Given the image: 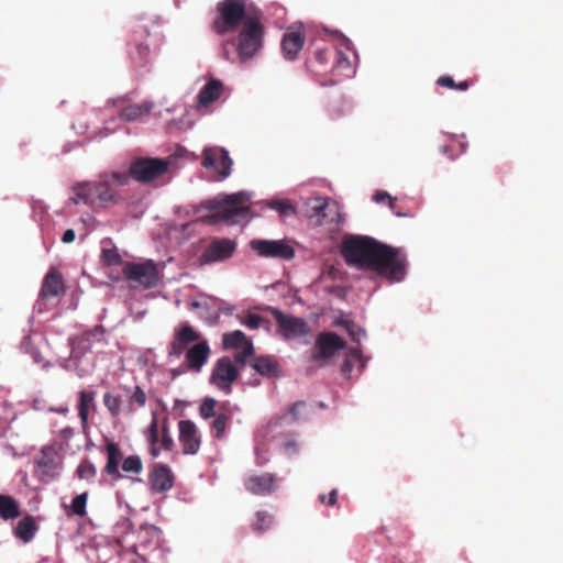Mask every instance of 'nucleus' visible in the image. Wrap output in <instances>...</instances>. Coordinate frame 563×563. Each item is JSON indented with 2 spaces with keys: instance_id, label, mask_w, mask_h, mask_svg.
Returning <instances> with one entry per match:
<instances>
[{
  "instance_id": "f257e3e1",
  "label": "nucleus",
  "mask_w": 563,
  "mask_h": 563,
  "mask_svg": "<svg viewBox=\"0 0 563 563\" xmlns=\"http://www.w3.org/2000/svg\"><path fill=\"white\" fill-rule=\"evenodd\" d=\"M341 253L347 265L374 269L390 282L402 280L407 273V257L401 249L367 235L345 236Z\"/></svg>"
},
{
  "instance_id": "f03ea898",
  "label": "nucleus",
  "mask_w": 563,
  "mask_h": 563,
  "mask_svg": "<svg viewBox=\"0 0 563 563\" xmlns=\"http://www.w3.org/2000/svg\"><path fill=\"white\" fill-rule=\"evenodd\" d=\"M218 16L211 24L212 31L222 36L242 25L235 41L241 62L252 59L263 47L265 27L257 14H247L246 0H222L217 4Z\"/></svg>"
},
{
  "instance_id": "7ed1b4c3",
  "label": "nucleus",
  "mask_w": 563,
  "mask_h": 563,
  "mask_svg": "<svg viewBox=\"0 0 563 563\" xmlns=\"http://www.w3.org/2000/svg\"><path fill=\"white\" fill-rule=\"evenodd\" d=\"M129 184L125 172L102 173L93 183H81L73 187L75 205L80 202L99 208H109L121 201L119 189Z\"/></svg>"
},
{
  "instance_id": "20e7f679",
  "label": "nucleus",
  "mask_w": 563,
  "mask_h": 563,
  "mask_svg": "<svg viewBox=\"0 0 563 563\" xmlns=\"http://www.w3.org/2000/svg\"><path fill=\"white\" fill-rule=\"evenodd\" d=\"M250 195L240 191L232 195L218 196L203 202V207L212 211L216 222L238 224L247 219L250 212Z\"/></svg>"
},
{
  "instance_id": "39448f33",
  "label": "nucleus",
  "mask_w": 563,
  "mask_h": 563,
  "mask_svg": "<svg viewBox=\"0 0 563 563\" xmlns=\"http://www.w3.org/2000/svg\"><path fill=\"white\" fill-rule=\"evenodd\" d=\"M169 161L165 158L137 157L131 162L126 174L129 180L133 178L139 183L146 184L163 176L167 173Z\"/></svg>"
},
{
  "instance_id": "423d86ee",
  "label": "nucleus",
  "mask_w": 563,
  "mask_h": 563,
  "mask_svg": "<svg viewBox=\"0 0 563 563\" xmlns=\"http://www.w3.org/2000/svg\"><path fill=\"white\" fill-rule=\"evenodd\" d=\"M277 323V333L286 341L303 338L310 333L309 323L300 318L284 313L275 307H266Z\"/></svg>"
},
{
  "instance_id": "0eeeda50",
  "label": "nucleus",
  "mask_w": 563,
  "mask_h": 563,
  "mask_svg": "<svg viewBox=\"0 0 563 563\" xmlns=\"http://www.w3.org/2000/svg\"><path fill=\"white\" fill-rule=\"evenodd\" d=\"M123 275L129 282L145 289L156 287L159 284V271L152 260L143 263L126 262L123 266Z\"/></svg>"
},
{
  "instance_id": "6e6552de",
  "label": "nucleus",
  "mask_w": 563,
  "mask_h": 563,
  "mask_svg": "<svg viewBox=\"0 0 563 563\" xmlns=\"http://www.w3.org/2000/svg\"><path fill=\"white\" fill-rule=\"evenodd\" d=\"M201 165L213 172L218 180H223L231 175L233 161L225 148L209 146L202 151Z\"/></svg>"
},
{
  "instance_id": "1a4fd4ad",
  "label": "nucleus",
  "mask_w": 563,
  "mask_h": 563,
  "mask_svg": "<svg viewBox=\"0 0 563 563\" xmlns=\"http://www.w3.org/2000/svg\"><path fill=\"white\" fill-rule=\"evenodd\" d=\"M236 242L228 238H216L211 240L198 257L200 266L224 262L232 257L236 250Z\"/></svg>"
},
{
  "instance_id": "9d476101",
  "label": "nucleus",
  "mask_w": 563,
  "mask_h": 563,
  "mask_svg": "<svg viewBox=\"0 0 563 563\" xmlns=\"http://www.w3.org/2000/svg\"><path fill=\"white\" fill-rule=\"evenodd\" d=\"M239 377V368L229 356L217 360L210 375V383L218 389L229 394L232 384Z\"/></svg>"
},
{
  "instance_id": "9b49d317",
  "label": "nucleus",
  "mask_w": 563,
  "mask_h": 563,
  "mask_svg": "<svg viewBox=\"0 0 563 563\" xmlns=\"http://www.w3.org/2000/svg\"><path fill=\"white\" fill-rule=\"evenodd\" d=\"M345 341L335 332H321L317 336L311 360L324 364L334 356L338 351L345 349Z\"/></svg>"
},
{
  "instance_id": "f8f14e48",
  "label": "nucleus",
  "mask_w": 563,
  "mask_h": 563,
  "mask_svg": "<svg viewBox=\"0 0 563 563\" xmlns=\"http://www.w3.org/2000/svg\"><path fill=\"white\" fill-rule=\"evenodd\" d=\"M250 246L262 257L289 261L295 256V250L280 240H252Z\"/></svg>"
},
{
  "instance_id": "ddd939ff",
  "label": "nucleus",
  "mask_w": 563,
  "mask_h": 563,
  "mask_svg": "<svg viewBox=\"0 0 563 563\" xmlns=\"http://www.w3.org/2000/svg\"><path fill=\"white\" fill-rule=\"evenodd\" d=\"M178 439L185 455H196L201 446V434L197 424L191 420L178 422Z\"/></svg>"
},
{
  "instance_id": "4468645a",
  "label": "nucleus",
  "mask_w": 563,
  "mask_h": 563,
  "mask_svg": "<svg viewBox=\"0 0 563 563\" xmlns=\"http://www.w3.org/2000/svg\"><path fill=\"white\" fill-rule=\"evenodd\" d=\"M104 341V330L102 325H96L80 335L69 338V345L75 357H81L88 353L96 343Z\"/></svg>"
},
{
  "instance_id": "2eb2a0df",
  "label": "nucleus",
  "mask_w": 563,
  "mask_h": 563,
  "mask_svg": "<svg viewBox=\"0 0 563 563\" xmlns=\"http://www.w3.org/2000/svg\"><path fill=\"white\" fill-rule=\"evenodd\" d=\"M200 340L198 333L190 324L184 323L174 331V339L168 346V357L178 358L189 349L188 346Z\"/></svg>"
},
{
  "instance_id": "dca6fc26",
  "label": "nucleus",
  "mask_w": 563,
  "mask_h": 563,
  "mask_svg": "<svg viewBox=\"0 0 563 563\" xmlns=\"http://www.w3.org/2000/svg\"><path fill=\"white\" fill-rule=\"evenodd\" d=\"M175 475L170 467L163 463L153 464L148 474V484L153 492L165 493L173 488Z\"/></svg>"
},
{
  "instance_id": "f3484780",
  "label": "nucleus",
  "mask_w": 563,
  "mask_h": 563,
  "mask_svg": "<svg viewBox=\"0 0 563 563\" xmlns=\"http://www.w3.org/2000/svg\"><path fill=\"white\" fill-rule=\"evenodd\" d=\"M353 54L350 42L344 41L341 47L333 49V63L331 71L338 77H351L353 74V66L351 55Z\"/></svg>"
},
{
  "instance_id": "a211bd4d",
  "label": "nucleus",
  "mask_w": 563,
  "mask_h": 563,
  "mask_svg": "<svg viewBox=\"0 0 563 563\" xmlns=\"http://www.w3.org/2000/svg\"><path fill=\"white\" fill-rule=\"evenodd\" d=\"M247 492L253 495H268L277 487V477L272 473L252 475L244 481Z\"/></svg>"
},
{
  "instance_id": "6ab92c4d",
  "label": "nucleus",
  "mask_w": 563,
  "mask_h": 563,
  "mask_svg": "<svg viewBox=\"0 0 563 563\" xmlns=\"http://www.w3.org/2000/svg\"><path fill=\"white\" fill-rule=\"evenodd\" d=\"M210 346L206 340L197 341L191 345L185 355L187 367L194 372H200L210 356Z\"/></svg>"
},
{
  "instance_id": "aec40b11",
  "label": "nucleus",
  "mask_w": 563,
  "mask_h": 563,
  "mask_svg": "<svg viewBox=\"0 0 563 563\" xmlns=\"http://www.w3.org/2000/svg\"><path fill=\"white\" fill-rule=\"evenodd\" d=\"M56 455V450L53 446H44L35 456L34 463L40 476L49 478L54 476L57 468Z\"/></svg>"
},
{
  "instance_id": "412c9836",
  "label": "nucleus",
  "mask_w": 563,
  "mask_h": 563,
  "mask_svg": "<svg viewBox=\"0 0 563 563\" xmlns=\"http://www.w3.org/2000/svg\"><path fill=\"white\" fill-rule=\"evenodd\" d=\"M303 44L305 35L300 31L289 30L283 36L282 52L287 59L294 60L302 49Z\"/></svg>"
},
{
  "instance_id": "4be33fe9",
  "label": "nucleus",
  "mask_w": 563,
  "mask_h": 563,
  "mask_svg": "<svg viewBox=\"0 0 563 563\" xmlns=\"http://www.w3.org/2000/svg\"><path fill=\"white\" fill-rule=\"evenodd\" d=\"M64 292V282L62 275L55 269H51L42 284L41 297L43 299H51Z\"/></svg>"
},
{
  "instance_id": "5701e85b",
  "label": "nucleus",
  "mask_w": 563,
  "mask_h": 563,
  "mask_svg": "<svg viewBox=\"0 0 563 563\" xmlns=\"http://www.w3.org/2000/svg\"><path fill=\"white\" fill-rule=\"evenodd\" d=\"M107 463L103 473L112 476L114 479L122 477L119 471L120 462L122 461V452L119 445L114 442H108L106 445Z\"/></svg>"
},
{
  "instance_id": "b1692460",
  "label": "nucleus",
  "mask_w": 563,
  "mask_h": 563,
  "mask_svg": "<svg viewBox=\"0 0 563 563\" xmlns=\"http://www.w3.org/2000/svg\"><path fill=\"white\" fill-rule=\"evenodd\" d=\"M331 60H333V49L330 47H320L317 48L307 60V67L314 74H323L327 71Z\"/></svg>"
},
{
  "instance_id": "393cba45",
  "label": "nucleus",
  "mask_w": 563,
  "mask_h": 563,
  "mask_svg": "<svg viewBox=\"0 0 563 563\" xmlns=\"http://www.w3.org/2000/svg\"><path fill=\"white\" fill-rule=\"evenodd\" d=\"M223 91V85L218 79L209 80L197 96L199 107H208L217 101Z\"/></svg>"
},
{
  "instance_id": "a878e982",
  "label": "nucleus",
  "mask_w": 563,
  "mask_h": 563,
  "mask_svg": "<svg viewBox=\"0 0 563 563\" xmlns=\"http://www.w3.org/2000/svg\"><path fill=\"white\" fill-rule=\"evenodd\" d=\"M77 410L81 426L86 428L90 410H96V391L80 390L78 394Z\"/></svg>"
},
{
  "instance_id": "bb28decb",
  "label": "nucleus",
  "mask_w": 563,
  "mask_h": 563,
  "mask_svg": "<svg viewBox=\"0 0 563 563\" xmlns=\"http://www.w3.org/2000/svg\"><path fill=\"white\" fill-rule=\"evenodd\" d=\"M144 434L148 444L150 455L153 459L158 457L163 449L161 448L159 422L155 413L153 415L152 421Z\"/></svg>"
},
{
  "instance_id": "cd10ccee",
  "label": "nucleus",
  "mask_w": 563,
  "mask_h": 563,
  "mask_svg": "<svg viewBox=\"0 0 563 563\" xmlns=\"http://www.w3.org/2000/svg\"><path fill=\"white\" fill-rule=\"evenodd\" d=\"M232 418V412L230 411L227 404L221 405V411L214 417L211 422V431L214 432V438L217 440H223L225 437V429L229 421Z\"/></svg>"
},
{
  "instance_id": "c85d7f7f",
  "label": "nucleus",
  "mask_w": 563,
  "mask_h": 563,
  "mask_svg": "<svg viewBox=\"0 0 563 563\" xmlns=\"http://www.w3.org/2000/svg\"><path fill=\"white\" fill-rule=\"evenodd\" d=\"M153 109V103L144 101L142 103H134L124 107L120 112V118L124 121H135L150 114Z\"/></svg>"
},
{
  "instance_id": "c756f323",
  "label": "nucleus",
  "mask_w": 563,
  "mask_h": 563,
  "mask_svg": "<svg viewBox=\"0 0 563 563\" xmlns=\"http://www.w3.org/2000/svg\"><path fill=\"white\" fill-rule=\"evenodd\" d=\"M252 367L256 373L267 377H275L278 375L279 366L277 361L272 356L255 357Z\"/></svg>"
},
{
  "instance_id": "7c9ffc66",
  "label": "nucleus",
  "mask_w": 563,
  "mask_h": 563,
  "mask_svg": "<svg viewBox=\"0 0 563 563\" xmlns=\"http://www.w3.org/2000/svg\"><path fill=\"white\" fill-rule=\"evenodd\" d=\"M37 531V526L32 516H26L20 520L14 528V536L24 543L30 542Z\"/></svg>"
},
{
  "instance_id": "2f4dec72",
  "label": "nucleus",
  "mask_w": 563,
  "mask_h": 563,
  "mask_svg": "<svg viewBox=\"0 0 563 563\" xmlns=\"http://www.w3.org/2000/svg\"><path fill=\"white\" fill-rule=\"evenodd\" d=\"M247 343H252V341L241 330L227 332L222 336V344L225 350L243 349L247 345Z\"/></svg>"
},
{
  "instance_id": "473e14b6",
  "label": "nucleus",
  "mask_w": 563,
  "mask_h": 563,
  "mask_svg": "<svg viewBox=\"0 0 563 563\" xmlns=\"http://www.w3.org/2000/svg\"><path fill=\"white\" fill-rule=\"evenodd\" d=\"M20 507L14 498L0 495V517L3 520H12L20 516Z\"/></svg>"
},
{
  "instance_id": "72a5a7b5",
  "label": "nucleus",
  "mask_w": 563,
  "mask_h": 563,
  "mask_svg": "<svg viewBox=\"0 0 563 563\" xmlns=\"http://www.w3.org/2000/svg\"><path fill=\"white\" fill-rule=\"evenodd\" d=\"M130 57L135 66H145L150 60V46L143 42H136L134 49L130 52Z\"/></svg>"
},
{
  "instance_id": "f704fd0d",
  "label": "nucleus",
  "mask_w": 563,
  "mask_h": 563,
  "mask_svg": "<svg viewBox=\"0 0 563 563\" xmlns=\"http://www.w3.org/2000/svg\"><path fill=\"white\" fill-rule=\"evenodd\" d=\"M159 437H161V448L164 451H172L175 446V442L172 437V432L169 429V421H168L167 417H164L162 422L159 423Z\"/></svg>"
},
{
  "instance_id": "c9c22d12",
  "label": "nucleus",
  "mask_w": 563,
  "mask_h": 563,
  "mask_svg": "<svg viewBox=\"0 0 563 563\" xmlns=\"http://www.w3.org/2000/svg\"><path fill=\"white\" fill-rule=\"evenodd\" d=\"M218 401L214 398H205L199 406V415L202 419L208 420L214 418L221 408L217 410Z\"/></svg>"
},
{
  "instance_id": "e433bc0d",
  "label": "nucleus",
  "mask_w": 563,
  "mask_h": 563,
  "mask_svg": "<svg viewBox=\"0 0 563 563\" xmlns=\"http://www.w3.org/2000/svg\"><path fill=\"white\" fill-rule=\"evenodd\" d=\"M103 405L108 409L112 418H118L121 412L122 399L120 396H115L111 393L103 395Z\"/></svg>"
},
{
  "instance_id": "4c0bfd02",
  "label": "nucleus",
  "mask_w": 563,
  "mask_h": 563,
  "mask_svg": "<svg viewBox=\"0 0 563 563\" xmlns=\"http://www.w3.org/2000/svg\"><path fill=\"white\" fill-rule=\"evenodd\" d=\"M122 470L126 473L140 474L143 471V463L139 455H130L122 462Z\"/></svg>"
},
{
  "instance_id": "58836bf2",
  "label": "nucleus",
  "mask_w": 563,
  "mask_h": 563,
  "mask_svg": "<svg viewBox=\"0 0 563 563\" xmlns=\"http://www.w3.org/2000/svg\"><path fill=\"white\" fill-rule=\"evenodd\" d=\"M273 522L272 516L266 511H257L255 514V521L253 529L258 532L267 530Z\"/></svg>"
},
{
  "instance_id": "ea45409f",
  "label": "nucleus",
  "mask_w": 563,
  "mask_h": 563,
  "mask_svg": "<svg viewBox=\"0 0 563 563\" xmlns=\"http://www.w3.org/2000/svg\"><path fill=\"white\" fill-rule=\"evenodd\" d=\"M240 322L251 330H256L264 324H268L269 322L262 318L261 316L254 313H247L245 317L240 318Z\"/></svg>"
},
{
  "instance_id": "a19ab883",
  "label": "nucleus",
  "mask_w": 563,
  "mask_h": 563,
  "mask_svg": "<svg viewBox=\"0 0 563 563\" xmlns=\"http://www.w3.org/2000/svg\"><path fill=\"white\" fill-rule=\"evenodd\" d=\"M87 499H88V494L87 493H82V494L77 495L73 499V501H71V511H73V514H75V515H77L79 517L86 516V514H87V511H86Z\"/></svg>"
},
{
  "instance_id": "79ce46f5",
  "label": "nucleus",
  "mask_w": 563,
  "mask_h": 563,
  "mask_svg": "<svg viewBox=\"0 0 563 563\" xmlns=\"http://www.w3.org/2000/svg\"><path fill=\"white\" fill-rule=\"evenodd\" d=\"M255 354V349L253 343H247L241 351L234 354V362L241 367L244 366L247 362V358Z\"/></svg>"
},
{
  "instance_id": "37998d69",
  "label": "nucleus",
  "mask_w": 563,
  "mask_h": 563,
  "mask_svg": "<svg viewBox=\"0 0 563 563\" xmlns=\"http://www.w3.org/2000/svg\"><path fill=\"white\" fill-rule=\"evenodd\" d=\"M77 474L80 479H90L96 476L97 470L89 461H82L77 467Z\"/></svg>"
},
{
  "instance_id": "c03bdc74",
  "label": "nucleus",
  "mask_w": 563,
  "mask_h": 563,
  "mask_svg": "<svg viewBox=\"0 0 563 563\" xmlns=\"http://www.w3.org/2000/svg\"><path fill=\"white\" fill-rule=\"evenodd\" d=\"M269 207L277 210L282 216L295 214V208L289 201L285 200H273L269 202Z\"/></svg>"
},
{
  "instance_id": "a18cd8bd",
  "label": "nucleus",
  "mask_w": 563,
  "mask_h": 563,
  "mask_svg": "<svg viewBox=\"0 0 563 563\" xmlns=\"http://www.w3.org/2000/svg\"><path fill=\"white\" fill-rule=\"evenodd\" d=\"M102 261L108 265L122 264V257L115 249H103L101 253Z\"/></svg>"
},
{
  "instance_id": "49530a36",
  "label": "nucleus",
  "mask_w": 563,
  "mask_h": 563,
  "mask_svg": "<svg viewBox=\"0 0 563 563\" xmlns=\"http://www.w3.org/2000/svg\"><path fill=\"white\" fill-rule=\"evenodd\" d=\"M345 329L354 342H361V340L365 336V330L357 325L355 322H346Z\"/></svg>"
},
{
  "instance_id": "de8ad7c7",
  "label": "nucleus",
  "mask_w": 563,
  "mask_h": 563,
  "mask_svg": "<svg viewBox=\"0 0 563 563\" xmlns=\"http://www.w3.org/2000/svg\"><path fill=\"white\" fill-rule=\"evenodd\" d=\"M331 208L336 209V206L334 203L330 205L329 202L322 199H317L316 205H313L312 207V210L317 216L322 217V219H325L328 217L327 210H330Z\"/></svg>"
},
{
  "instance_id": "09e8293b",
  "label": "nucleus",
  "mask_w": 563,
  "mask_h": 563,
  "mask_svg": "<svg viewBox=\"0 0 563 563\" xmlns=\"http://www.w3.org/2000/svg\"><path fill=\"white\" fill-rule=\"evenodd\" d=\"M373 200L377 203H383V202H388V207L390 208V210H395V205H396V201L397 199L391 197L387 191H377L374 196H373Z\"/></svg>"
},
{
  "instance_id": "8fccbe9b",
  "label": "nucleus",
  "mask_w": 563,
  "mask_h": 563,
  "mask_svg": "<svg viewBox=\"0 0 563 563\" xmlns=\"http://www.w3.org/2000/svg\"><path fill=\"white\" fill-rule=\"evenodd\" d=\"M146 399L147 398L144 390L140 386H136L131 395V400L139 407H143L146 404Z\"/></svg>"
},
{
  "instance_id": "3c124183",
  "label": "nucleus",
  "mask_w": 563,
  "mask_h": 563,
  "mask_svg": "<svg viewBox=\"0 0 563 563\" xmlns=\"http://www.w3.org/2000/svg\"><path fill=\"white\" fill-rule=\"evenodd\" d=\"M319 500L322 503V504H328L329 506H334L338 501V489L333 488L330 494H329V497H327L325 495H320L319 496Z\"/></svg>"
},
{
  "instance_id": "603ef678",
  "label": "nucleus",
  "mask_w": 563,
  "mask_h": 563,
  "mask_svg": "<svg viewBox=\"0 0 563 563\" xmlns=\"http://www.w3.org/2000/svg\"><path fill=\"white\" fill-rule=\"evenodd\" d=\"M464 135L461 137H453L452 142L455 146L457 155H461L466 152L467 143L464 141Z\"/></svg>"
},
{
  "instance_id": "864d4df0",
  "label": "nucleus",
  "mask_w": 563,
  "mask_h": 563,
  "mask_svg": "<svg viewBox=\"0 0 563 563\" xmlns=\"http://www.w3.org/2000/svg\"><path fill=\"white\" fill-rule=\"evenodd\" d=\"M437 84L441 87L455 89V81L451 76L444 75L438 78Z\"/></svg>"
},
{
  "instance_id": "5fc2aeb1",
  "label": "nucleus",
  "mask_w": 563,
  "mask_h": 563,
  "mask_svg": "<svg viewBox=\"0 0 563 563\" xmlns=\"http://www.w3.org/2000/svg\"><path fill=\"white\" fill-rule=\"evenodd\" d=\"M440 151L444 155H448L451 159H455L459 156L453 142H451L449 145L441 146Z\"/></svg>"
},
{
  "instance_id": "6e6d98bb",
  "label": "nucleus",
  "mask_w": 563,
  "mask_h": 563,
  "mask_svg": "<svg viewBox=\"0 0 563 563\" xmlns=\"http://www.w3.org/2000/svg\"><path fill=\"white\" fill-rule=\"evenodd\" d=\"M230 45L235 46L234 38L233 40L223 41L222 44H221V56L224 59H227V60L230 59V49H229Z\"/></svg>"
},
{
  "instance_id": "4d7b16f0",
  "label": "nucleus",
  "mask_w": 563,
  "mask_h": 563,
  "mask_svg": "<svg viewBox=\"0 0 563 563\" xmlns=\"http://www.w3.org/2000/svg\"><path fill=\"white\" fill-rule=\"evenodd\" d=\"M305 407H306L305 401H297L290 407L289 412L292 415L295 420H299V418H300L299 411H300V409H302Z\"/></svg>"
},
{
  "instance_id": "13d9d810",
  "label": "nucleus",
  "mask_w": 563,
  "mask_h": 563,
  "mask_svg": "<svg viewBox=\"0 0 563 563\" xmlns=\"http://www.w3.org/2000/svg\"><path fill=\"white\" fill-rule=\"evenodd\" d=\"M75 238H76V234H75V231L73 229H68L64 232L63 236H62V241L64 243H71L75 241Z\"/></svg>"
},
{
  "instance_id": "bf43d9fd",
  "label": "nucleus",
  "mask_w": 563,
  "mask_h": 563,
  "mask_svg": "<svg viewBox=\"0 0 563 563\" xmlns=\"http://www.w3.org/2000/svg\"><path fill=\"white\" fill-rule=\"evenodd\" d=\"M352 363L349 360H345L341 366V371L343 374H349L352 371Z\"/></svg>"
},
{
  "instance_id": "052dcab7",
  "label": "nucleus",
  "mask_w": 563,
  "mask_h": 563,
  "mask_svg": "<svg viewBox=\"0 0 563 563\" xmlns=\"http://www.w3.org/2000/svg\"><path fill=\"white\" fill-rule=\"evenodd\" d=\"M470 88V81L468 80H463L459 84L455 85V89L457 90H462V91H465Z\"/></svg>"
},
{
  "instance_id": "680f3d73",
  "label": "nucleus",
  "mask_w": 563,
  "mask_h": 563,
  "mask_svg": "<svg viewBox=\"0 0 563 563\" xmlns=\"http://www.w3.org/2000/svg\"><path fill=\"white\" fill-rule=\"evenodd\" d=\"M346 322H352V321H351V320H345V319H336L334 323H335L336 325H340V327L345 328V323H346Z\"/></svg>"
},
{
  "instance_id": "e2e57ef3",
  "label": "nucleus",
  "mask_w": 563,
  "mask_h": 563,
  "mask_svg": "<svg viewBox=\"0 0 563 563\" xmlns=\"http://www.w3.org/2000/svg\"><path fill=\"white\" fill-rule=\"evenodd\" d=\"M295 446H296V442H295V441H292V440L287 441V442L285 443V448H286V449H290V448H295Z\"/></svg>"
},
{
  "instance_id": "0e129e2a",
  "label": "nucleus",
  "mask_w": 563,
  "mask_h": 563,
  "mask_svg": "<svg viewBox=\"0 0 563 563\" xmlns=\"http://www.w3.org/2000/svg\"><path fill=\"white\" fill-rule=\"evenodd\" d=\"M55 411L58 412V413L65 415L66 412H68V408L63 407V408L56 409Z\"/></svg>"
},
{
  "instance_id": "69168bd1",
  "label": "nucleus",
  "mask_w": 563,
  "mask_h": 563,
  "mask_svg": "<svg viewBox=\"0 0 563 563\" xmlns=\"http://www.w3.org/2000/svg\"><path fill=\"white\" fill-rule=\"evenodd\" d=\"M351 354H352L354 357H360V350H357V349H353V350H351Z\"/></svg>"
},
{
  "instance_id": "338daca9",
  "label": "nucleus",
  "mask_w": 563,
  "mask_h": 563,
  "mask_svg": "<svg viewBox=\"0 0 563 563\" xmlns=\"http://www.w3.org/2000/svg\"><path fill=\"white\" fill-rule=\"evenodd\" d=\"M336 216H338V218H340V214H339V213H336ZM331 222L340 223V219H336V220H335V219H333V218H332V219H331Z\"/></svg>"
}]
</instances>
